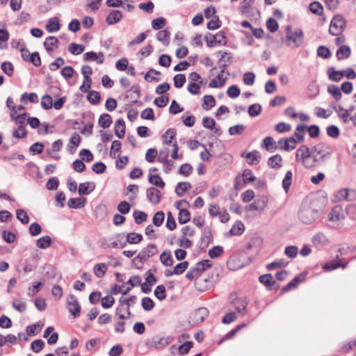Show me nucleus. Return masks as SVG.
Returning a JSON list of instances; mask_svg holds the SVG:
<instances>
[{"mask_svg": "<svg viewBox=\"0 0 356 356\" xmlns=\"http://www.w3.org/2000/svg\"><path fill=\"white\" fill-rule=\"evenodd\" d=\"M296 161L300 163L305 168H312L315 166L312 149L305 145H302L297 149Z\"/></svg>", "mask_w": 356, "mask_h": 356, "instance_id": "obj_1", "label": "nucleus"}, {"mask_svg": "<svg viewBox=\"0 0 356 356\" xmlns=\"http://www.w3.org/2000/svg\"><path fill=\"white\" fill-rule=\"evenodd\" d=\"M312 159L314 163H322L329 158L333 152L332 147L318 143L312 148Z\"/></svg>", "mask_w": 356, "mask_h": 356, "instance_id": "obj_2", "label": "nucleus"}, {"mask_svg": "<svg viewBox=\"0 0 356 356\" xmlns=\"http://www.w3.org/2000/svg\"><path fill=\"white\" fill-rule=\"evenodd\" d=\"M299 218L304 224H312L318 217V211L309 207H302L299 211Z\"/></svg>", "mask_w": 356, "mask_h": 356, "instance_id": "obj_3", "label": "nucleus"}, {"mask_svg": "<svg viewBox=\"0 0 356 356\" xmlns=\"http://www.w3.org/2000/svg\"><path fill=\"white\" fill-rule=\"evenodd\" d=\"M346 22L341 15L334 16L330 24L329 33L332 35H339L344 30Z\"/></svg>", "mask_w": 356, "mask_h": 356, "instance_id": "obj_4", "label": "nucleus"}, {"mask_svg": "<svg viewBox=\"0 0 356 356\" xmlns=\"http://www.w3.org/2000/svg\"><path fill=\"white\" fill-rule=\"evenodd\" d=\"M27 113H24L23 114L17 115L16 118V124L17 129L13 132V136L16 138H24L27 135V131L25 129L26 124V116Z\"/></svg>", "mask_w": 356, "mask_h": 356, "instance_id": "obj_5", "label": "nucleus"}, {"mask_svg": "<svg viewBox=\"0 0 356 356\" xmlns=\"http://www.w3.org/2000/svg\"><path fill=\"white\" fill-rule=\"evenodd\" d=\"M158 252L157 248L155 244L150 243L147 247L144 248L139 254L135 257V261L139 260L140 262H145L148 259L156 254Z\"/></svg>", "mask_w": 356, "mask_h": 356, "instance_id": "obj_6", "label": "nucleus"}, {"mask_svg": "<svg viewBox=\"0 0 356 356\" xmlns=\"http://www.w3.org/2000/svg\"><path fill=\"white\" fill-rule=\"evenodd\" d=\"M67 308L74 318L79 316L81 313V305L75 296L70 294L67 298Z\"/></svg>", "mask_w": 356, "mask_h": 356, "instance_id": "obj_7", "label": "nucleus"}, {"mask_svg": "<svg viewBox=\"0 0 356 356\" xmlns=\"http://www.w3.org/2000/svg\"><path fill=\"white\" fill-rule=\"evenodd\" d=\"M286 44L291 45V42L294 43L295 47H299L303 43L304 33L302 29H296L293 33L286 34Z\"/></svg>", "mask_w": 356, "mask_h": 356, "instance_id": "obj_8", "label": "nucleus"}, {"mask_svg": "<svg viewBox=\"0 0 356 356\" xmlns=\"http://www.w3.org/2000/svg\"><path fill=\"white\" fill-rule=\"evenodd\" d=\"M268 200L266 196L262 195L258 197L253 203L246 206V210L249 211H262L266 207Z\"/></svg>", "mask_w": 356, "mask_h": 356, "instance_id": "obj_9", "label": "nucleus"}, {"mask_svg": "<svg viewBox=\"0 0 356 356\" xmlns=\"http://www.w3.org/2000/svg\"><path fill=\"white\" fill-rule=\"evenodd\" d=\"M233 307L241 316H245L247 314V306L248 302L245 298H236L232 301Z\"/></svg>", "mask_w": 356, "mask_h": 356, "instance_id": "obj_10", "label": "nucleus"}, {"mask_svg": "<svg viewBox=\"0 0 356 356\" xmlns=\"http://www.w3.org/2000/svg\"><path fill=\"white\" fill-rule=\"evenodd\" d=\"M314 246L316 248H322L330 244V240L323 232H318L312 238Z\"/></svg>", "mask_w": 356, "mask_h": 356, "instance_id": "obj_11", "label": "nucleus"}, {"mask_svg": "<svg viewBox=\"0 0 356 356\" xmlns=\"http://www.w3.org/2000/svg\"><path fill=\"white\" fill-rule=\"evenodd\" d=\"M259 280L269 290L277 289L279 287V284L277 283L275 280H273V276L270 274H265L260 275L259 277Z\"/></svg>", "mask_w": 356, "mask_h": 356, "instance_id": "obj_12", "label": "nucleus"}, {"mask_svg": "<svg viewBox=\"0 0 356 356\" xmlns=\"http://www.w3.org/2000/svg\"><path fill=\"white\" fill-rule=\"evenodd\" d=\"M337 197L348 202L356 200V191L354 189L342 188L338 191Z\"/></svg>", "mask_w": 356, "mask_h": 356, "instance_id": "obj_13", "label": "nucleus"}, {"mask_svg": "<svg viewBox=\"0 0 356 356\" xmlns=\"http://www.w3.org/2000/svg\"><path fill=\"white\" fill-rule=\"evenodd\" d=\"M147 198L153 204H158L161 200V192L154 187L149 188L147 191Z\"/></svg>", "mask_w": 356, "mask_h": 356, "instance_id": "obj_14", "label": "nucleus"}, {"mask_svg": "<svg viewBox=\"0 0 356 356\" xmlns=\"http://www.w3.org/2000/svg\"><path fill=\"white\" fill-rule=\"evenodd\" d=\"M209 312L206 307H200L197 309L193 314V321L195 323H202L209 316Z\"/></svg>", "mask_w": 356, "mask_h": 356, "instance_id": "obj_15", "label": "nucleus"}, {"mask_svg": "<svg viewBox=\"0 0 356 356\" xmlns=\"http://www.w3.org/2000/svg\"><path fill=\"white\" fill-rule=\"evenodd\" d=\"M305 275L300 274L296 275L291 281H290L286 286L282 289V292L285 293L291 289H296L299 283L304 280Z\"/></svg>", "mask_w": 356, "mask_h": 356, "instance_id": "obj_16", "label": "nucleus"}, {"mask_svg": "<svg viewBox=\"0 0 356 356\" xmlns=\"http://www.w3.org/2000/svg\"><path fill=\"white\" fill-rule=\"evenodd\" d=\"M122 14L119 10H112L106 17V22L109 25H113L121 20Z\"/></svg>", "mask_w": 356, "mask_h": 356, "instance_id": "obj_17", "label": "nucleus"}, {"mask_svg": "<svg viewBox=\"0 0 356 356\" xmlns=\"http://www.w3.org/2000/svg\"><path fill=\"white\" fill-rule=\"evenodd\" d=\"M125 122L122 119H118L115 123V134L119 138H122L125 134Z\"/></svg>", "mask_w": 356, "mask_h": 356, "instance_id": "obj_18", "label": "nucleus"}, {"mask_svg": "<svg viewBox=\"0 0 356 356\" xmlns=\"http://www.w3.org/2000/svg\"><path fill=\"white\" fill-rule=\"evenodd\" d=\"M95 188L94 183L91 182H83L79 184V194L80 195H89Z\"/></svg>", "mask_w": 356, "mask_h": 356, "instance_id": "obj_19", "label": "nucleus"}, {"mask_svg": "<svg viewBox=\"0 0 356 356\" xmlns=\"http://www.w3.org/2000/svg\"><path fill=\"white\" fill-rule=\"evenodd\" d=\"M267 163L271 168L280 169L282 166V158L280 154H275L268 159Z\"/></svg>", "mask_w": 356, "mask_h": 356, "instance_id": "obj_20", "label": "nucleus"}, {"mask_svg": "<svg viewBox=\"0 0 356 356\" xmlns=\"http://www.w3.org/2000/svg\"><path fill=\"white\" fill-rule=\"evenodd\" d=\"M347 264H343V262L339 261H331L330 262L325 263L323 266L322 268L326 271H331L333 270H335L339 267H341L342 268H346Z\"/></svg>", "mask_w": 356, "mask_h": 356, "instance_id": "obj_21", "label": "nucleus"}, {"mask_svg": "<svg viewBox=\"0 0 356 356\" xmlns=\"http://www.w3.org/2000/svg\"><path fill=\"white\" fill-rule=\"evenodd\" d=\"M86 200L84 197L70 198L67 204L70 208L81 209L85 206Z\"/></svg>", "mask_w": 356, "mask_h": 356, "instance_id": "obj_22", "label": "nucleus"}, {"mask_svg": "<svg viewBox=\"0 0 356 356\" xmlns=\"http://www.w3.org/2000/svg\"><path fill=\"white\" fill-rule=\"evenodd\" d=\"M60 24L57 17L49 19L46 24V29L49 33H54L60 29Z\"/></svg>", "mask_w": 356, "mask_h": 356, "instance_id": "obj_23", "label": "nucleus"}, {"mask_svg": "<svg viewBox=\"0 0 356 356\" xmlns=\"http://www.w3.org/2000/svg\"><path fill=\"white\" fill-rule=\"evenodd\" d=\"M124 234H118L115 236V240L110 244L113 248H123L127 245L126 240H124Z\"/></svg>", "mask_w": 356, "mask_h": 356, "instance_id": "obj_24", "label": "nucleus"}, {"mask_svg": "<svg viewBox=\"0 0 356 356\" xmlns=\"http://www.w3.org/2000/svg\"><path fill=\"white\" fill-rule=\"evenodd\" d=\"M161 262L165 266H171L173 264L172 253L170 250L163 251L160 255Z\"/></svg>", "mask_w": 356, "mask_h": 356, "instance_id": "obj_25", "label": "nucleus"}, {"mask_svg": "<svg viewBox=\"0 0 356 356\" xmlns=\"http://www.w3.org/2000/svg\"><path fill=\"white\" fill-rule=\"evenodd\" d=\"M191 188V184L189 182H179L175 188V193L177 195V196L182 197L184 195V193H186Z\"/></svg>", "mask_w": 356, "mask_h": 356, "instance_id": "obj_26", "label": "nucleus"}, {"mask_svg": "<svg viewBox=\"0 0 356 356\" xmlns=\"http://www.w3.org/2000/svg\"><path fill=\"white\" fill-rule=\"evenodd\" d=\"M202 124L204 128L213 130L215 134H219V129L216 128V122L213 118L207 116L204 117L202 119Z\"/></svg>", "mask_w": 356, "mask_h": 356, "instance_id": "obj_27", "label": "nucleus"}, {"mask_svg": "<svg viewBox=\"0 0 356 356\" xmlns=\"http://www.w3.org/2000/svg\"><path fill=\"white\" fill-rule=\"evenodd\" d=\"M350 48L348 46H341L340 47L336 53L337 57L338 60H343L348 58L350 55Z\"/></svg>", "mask_w": 356, "mask_h": 356, "instance_id": "obj_28", "label": "nucleus"}, {"mask_svg": "<svg viewBox=\"0 0 356 356\" xmlns=\"http://www.w3.org/2000/svg\"><path fill=\"white\" fill-rule=\"evenodd\" d=\"M170 32L165 29L159 31L156 34V38L164 46H168L170 43Z\"/></svg>", "mask_w": 356, "mask_h": 356, "instance_id": "obj_29", "label": "nucleus"}, {"mask_svg": "<svg viewBox=\"0 0 356 356\" xmlns=\"http://www.w3.org/2000/svg\"><path fill=\"white\" fill-rule=\"evenodd\" d=\"M98 124L104 129L108 128L112 124L111 116L108 113L102 114L99 116Z\"/></svg>", "mask_w": 356, "mask_h": 356, "instance_id": "obj_30", "label": "nucleus"}, {"mask_svg": "<svg viewBox=\"0 0 356 356\" xmlns=\"http://www.w3.org/2000/svg\"><path fill=\"white\" fill-rule=\"evenodd\" d=\"M52 240L49 236H44L37 240L36 245L40 249H47L51 244Z\"/></svg>", "mask_w": 356, "mask_h": 356, "instance_id": "obj_31", "label": "nucleus"}, {"mask_svg": "<svg viewBox=\"0 0 356 356\" xmlns=\"http://www.w3.org/2000/svg\"><path fill=\"white\" fill-rule=\"evenodd\" d=\"M244 232V225L241 221H237L229 230V234L232 236H240Z\"/></svg>", "mask_w": 356, "mask_h": 356, "instance_id": "obj_32", "label": "nucleus"}, {"mask_svg": "<svg viewBox=\"0 0 356 356\" xmlns=\"http://www.w3.org/2000/svg\"><path fill=\"white\" fill-rule=\"evenodd\" d=\"M191 220V213L186 208L179 209L178 221L180 224H186Z\"/></svg>", "mask_w": 356, "mask_h": 356, "instance_id": "obj_33", "label": "nucleus"}, {"mask_svg": "<svg viewBox=\"0 0 356 356\" xmlns=\"http://www.w3.org/2000/svg\"><path fill=\"white\" fill-rule=\"evenodd\" d=\"M58 40L54 36H49L46 38L44 46L47 51L50 52L53 50L54 47H57Z\"/></svg>", "mask_w": 356, "mask_h": 356, "instance_id": "obj_34", "label": "nucleus"}, {"mask_svg": "<svg viewBox=\"0 0 356 356\" xmlns=\"http://www.w3.org/2000/svg\"><path fill=\"white\" fill-rule=\"evenodd\" d=\"M327 73L329 79L332 81L339 82L343 76V74H341V71L335 70L332 67L327 70Z\"/></svg>", "mask_w": 356, "mask_h": 356, "instance_id": "obj_35", "label": "nucleus"}, {"mask_svg": "<svg viewBox=\"0 0 356 356\" xmlns=\"http://www.w3.org/2000/svg\"><path fill=\"white\" fill-rule=\"evenodd\" d=\"M143 240V236L140 234L131 232L127 234L126 236L127 243L137 244Z\"/></svg>", "mask_w": 356, "mask_h": 356, "instance_id": "obj_36", "label": "nucleus"}, {"mask_svg": "<svg viewBox=\"0 0 356 356\" xmlns=\"http://www.w3.org/2000/svg\"><path fill=\"white\" fill-rule=\"evenodd\" d=\"M108 267L104 263H99L94 266L93 270L95 275L98 277L101 278L104 276Z\"/></svg>", "mask_w": 356, "mask_h": 356, "instance_id": "obj_37", "label": "nucleus"}, {"mask_svg": "<svg viewBox=\"0 0 356 356\" xmlns=\"http://www.w3.org/2000/svg\"><path fill=\"white\" fill-rule=\"evenodd\" d=\"M293 173L291 170L286 172L285 176L282 180V185L286 193L289 192V188L292 183Z\"/></svg>", "mask_w": 356, "mask_h": 356, "instance_id": "obj_38", "label": "nucleus"}, {"mask_svg": "<svg viewBox=\"0 0 356 356\" xmlns=\"http://www.w3.org/2000/svg\"><path fill=\"white\" fill-rule=\"evenodd\" d=\"M87 99L91 104L97 105L101 100V95L97 91L90 90L87 95Z\"/></svg>", "mask_w": 356, "mask_h": 356, "instance_id": "obj_39", "label": "nucleus"}, {"mask_svg": "<svg viewBox=\"0 0 356 356\" xmlns=\"http://www.w3.org/2000/svg\"><path fill=\"white\" fill-rule=\"evenodd\" d=\"M275 141L270 136H267L263 140L261 146L264 147L267 151L273 152L277 147L273 146Z\"/></svg>", "mask_w": 356, "mask_h": 356, "instance_id": "obj_40", "label": "nucleus"}, {"mask_svg": "<svg viewBox=\"0 0 356 356\" xmlns=\"http://www.w3.org/2000/svg\"><path fill=\"white\" fill-rule=\"evenodd\" d=\"M296 147V140L293 136L284 138V145L280 147L281 149L285 151H290L294 149Z\"/></svg>", "mask_w": 356, "mask_h": 356, "instance_id": "obj_41", "label": "nucleus"}, {"mask_svg": "<svg viewBox=\"0 0 356 356\" xmlns=\"http://www.w3.org/2000/svg\"><path fill=\"white\" fill-rule=\"evenodd\" d=\"M216 99L213 96L207 95L204 97L202 106L204 110L208 111L215 106Z\"/></svg>", "mask_w": 356, "mask_h": 356, "instance_id": "obj_42", "label": "nucleus"}, {"mask_svg": "<svg viewBox=\"0 0 356 356\" xmlns=\"http://www.w3.org/2000/svg\"><path fill=\"white\" fill-rule=\"evenodd\" d=\"M327 92L335 99L337 101H339L341 97L342 94L339 89V88L335 85H330L327 87Z\"/></svg>", "mask_w": 356, "mask_h": 356, "instance_id": "obj_43", "label": "nucleus"}, {"mask_svg": "<svg viewBox=\"0 0 356 356\" xmlns=\"http://www.w3.org/2000/svg\"><path fill=\"white\" fill-rule=\"evenodd\" d=\"M133 216L135 220V222L138 225L141 224L142 222L147 220V215L144 211L135 210L133 213Z\"/></svg>", "mask_w": 356, "mask_h": 356, "instance_id": "obj_44", "label": "nucleus"}, {"mask_svg": "<svg viewBox=\"0 0 356 356\" xmlns=\"http://www.w3.org/2000/svg\"><path fill=\"white\" fill-rule=\"evenodd\" d=\"M85 46L83 44H78L76 43H71L68 47V51L74 55H79L83 52Z\"/></svg>", "mask_w": 356, "mask_h": 356, "instance_id": "obj_45", "label": "nucleus"}, {"mask_svg": "<svg viewBox=\"0 0 356 356\" xmlns=\"http://www.w3.org/2000/svg\"><path fill=\"white\" fill-rule=\"evenodd\" d=\"M154 296L159 300H163L166 298V290L164 285L161 284L156 287L154 290Z\"/></svg>", "mask_w": 356, "mask_h": 356, "instance_id": "obj_46", "label": "nucleus"}, {"mask_svg": "<svg viewBox=\"0 0 356 356\" xmlns=\"http://www.w3.org/2000/svg\"><path fill=\"white\" fill-rule=\"evenodd\" d=\"M309 10L312 13L317 15H322L323 12V6L318 1L312 2L309 4Z\"/></svg>", "mask_w": 356, "mask_h": 356, "instance_id": "obj_47", "label": "nucleus"}, {"mask_svg": "<svg viewBox=\"0 0 356 356\" xmlns=\"http://www.w3.org/2000/svg\"><path fill=\"white\" fill-rule=\"evenodd\" d=\"M16 217L24 225H26L29 222V217L27 213L22 209H19L16 211Z\"/></svg>", "mask_w": 356, "mask_h": 356, "instance_id": "obj_48", "label": "nucleus"}, {"mask_svg": "<svg viewBox=\"0 0 356 356\" xmlns=\"http://www.w3.org/2000/svg\"><path fill=\"white\" fill-rule=\"evenodd\" d=\"M149 181L152 184L156 186L161 188H163L165 185V182L162 180L161 177L158 175H149Z\"/></svg>", "mask_w": 356, "mask_h": 356, "instance_id": "obj_49", "label": "nucleus"}, {"mask_svg": "<svg viewBox=\"0 0 356 356\" xmlns=\"http://www.w3.org/2000/svg\"><path fill=\"white\" fill-rule=\"evenodd\" d=\"M83 60L85 61L96 60L98 64H102L104 63V59H98L97 54L94 51H88L84 54Z\"/></svg>", "mask_w": 356, "mask_h": 356, "instance_id": "obj_50", "label": "nucleus"}, {"mask_svg": "<svg viewBox=\"0 0 356 356\" xmlns=\"http://www.w3.org/2000/svg\"><path fill=\"white\" fill-rule=\"evenodd\" d=\"M41 106L46 110H49L53 106V99L49 95H45L42 97Z\"/></svg>", "mask_w": 356, "mask_h": 356, "instance_id": "obj_51", "label": "nucleus"}, {"mask_svg": "<svg viewBox=\"0 0 356 356\" xmlns=\"http://www.w3.org/2000/svg\"><path fill=\"white\" fill-rule=\"evenodd\" d=\"M142 307L145 311H150L154 307V302L149 297H145L141 301Z\"/></svg>", "mask_w": 356, "mask_h": 356, "instance_id": "obj_52", "label": "nucleus"}, {"mask_svg": "<svg viewBox=\"0 0 356 356\" xmlns=\"http://www.w3.org/2000/svg\"><path fill=\"white\" fill-rule=\"evenodd\" d=\"M136 300H137L136 296H132L129 298H124L121 297L119 300V302L122 305H125L126 306H124V309L126 310H129V308H130L131 305L136 303Z\"/></svg>", "mask_w": 356, "mask_h": 356, "instance_id": "obj_53", "label": "nucleus"}, {"mask_svg": "<svg viewBox=\"0 0 356 356\" xmlns=\"http://www.w3.org/2000/svg\"><path fill=\"white\" fill-rule=\"evenodd\" d=\"M165 24L166 19L163 17H160L152 20V26L154 30H159L161 29Z\"/></svg>", "mask_w": 356, "mask_h": 356, "instance_id": "obj_54", "label": "nucleus"}, {"mask_svg": "<svg viewBox=\"0 0 356 356\" xmlns=\"http://www.w3.org/2000/svg\"><path fill=\"white\" fill-rule=\"evenodd\" d=\"M222 25L221 21L218 16H214L213 19L210 20L207 25L209 30H216L219 29Z\"/></svg>", "mask_w": 356, "mask_h": 356, "instance_id": "obj_55", "label": "nucleus"}, {"mask_svg": "<svg viewBox=\"0 0 356 356\" xmlns=\"http://www.w3.org/2000/svg\"><path fill=\"white\" fill-rule=\"evenodd\" d=\"M176 134L177 132L175 129H168L163 135V138H165L164 143L166 144L171 143L172 140L175 137Z\"/></svg>", "mask_w": 356, "mask_h": 356, "instance_id": "obj_56", "label": "nucleus"}, {"mask_svg": "<svg viewBox=\"0 0 356 356\" xmlns=\"http://www.w3.org/2000/svg\"><path fill=\"white\" fill-rule=\"evenodd\" d=\"M2 71L8 76H11L13 74L14 67L10 62H3L1 65Z\"/></svg>", "mask_w": 356, "mask_h": 356, "instance_id": "obj_57", "label": "nucleus"}, {"mask_svg": "<svg viewBox=\"0 0 356 356\" xmlns=\"http://www.w3.org/2000/svg\"><path fill=\"white\" fill-rule=\"evenodd\" d=\"M240 94H241V90L236 85H232V86H229L227 90V95L230 98H236L240 95Z\"/></svg>", "mask_w": 356, "mask_h": 356, "instance_id": "obj_58", "label": "nucleus"}, {"mask_svg": "<svg viewBox=\"0 0 356 356\" xmlns=\"http://www.w3.org/2000/svg\"><path fill=\"white\" fill-rule=\"evenodd\" d=\"M165 214L163 211H157L153 217V224L156 227H160L164 220Z\"/></svg>", "mask_w": 356, "mask_h": 356, "instance_id": "obj_59", "label": "nucleus"}, {"mask_svg": "<svg viewBox=\"0 0 356 356\" xmlns=\"http://www.w3.org/2000/svg\"><path fill=\"white\" fill-rule=\"evenodd\" d=\"M174 86L175 88H181L186 82V76L183 74H178L174 76Z\"/></svg>", "mask_w": 356, "mask_h": 356, "instance_id": "obj_60", "label": "nucleus"}, {"mask_svg": "<svg viewBox=\"0 0 356 356\" xmlns=\"http://www.w3.org/2000/svg\"><path fill=\"white\" fill-rule=\"evenodd\" d=\"M42 326L40 323L29 325L26 327V332L29 334L35 335L42 330Z\"/></svg>", "mask_w": 356, "mask_h": 356, "instance_id": "obj_61", "label": "nucleus"}, {"mask_svg": "<svg viewBox=\"0 0 356 356\" xmlns=\"http://www.w3.org/2000/svg\"><path fill=\"white\" fill-rule=\"evenodd\" d=\"M29 63H31L34 66L39 67L41 65V59L38 52L35 51L29 56Z\"/></svg>", "mask_w": 356, "mask_h": 356, "instance_id": "obj_62", "label": "nucleus"}, {"mask_svg": "<svg viewBox=\"0 0 356 356\" xmlns=\"http://www.w3.org/2000/svg\"><path fill=\"white\" fill-rule=\"evenodd\" d=\"M261 112V106L259 104H254L248 108V114L251 117L259 115Z\"/></svg>", "mask_w": 356, "mask_h": 356, "instance_id": "obj_63", "label": "nucleus"}, {"mask_svg": "<svg viewBox=\"0 0 356 356\" xmlns=\"http://www.w3.org/2000/svg\"><path fill=\"white\" fill-rule=\"evenodd\" d=\"M223 252V248L220 245H216L212 248L209 251V256L211 259H216L220 257Z\"/></svg>", "mask_w": 356, "mask_h": 356, "instance_id": "obj_64", "label": "nucleus"}]
</instances>
